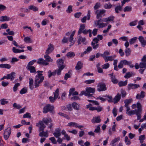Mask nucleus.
Listing matches in <instances>:
<instances>
[{"mask_svg": "<svg viewBox=\"0 0 146 146\" xmlns=\"http://www.w3.org/2000/svg\"><path fill=\"white\" fill-rule=\"evenodd\" d=\"M100 20H98L94 21V24L96 26H98L99 28H102L105 27L107 24H105L103 23H100Z\"/></svg>", "mask_w": 146, "mask_h": 146, "instance_id": "obj_13", "label": "nucleus"}, {"mask_svg": "<svg viewBox=\"0 0 146 146\" xmlns=\"http://www.w3.org/2000/svg\"><path fill=\"white\" fill-rule=\"evenodd\" d=\"M29 88L31 90H33V88L32 87V86L33 83V80L32 78H30L29 79Z\"/></svg>", "mask_w": 146, "mask_h": 146, "instance_id": "obj_38", "label": "nucleus"}, {"mask_svg": "<svg viewBox=\"0 0 146 146\" xmlns=\"http://www.w3.org/2000/svg\"><path fill=\"white\" fill-rule=\"evenodd\" d=\"M59 94V90L58 88H57L54 92V96L55 97V98H57L58 97Z\"/></svg>", "mask_w": 146, "mask_h": 146, "instance_id": "obj_48", "label": "nucleus"}, {"mask_svg": "<svg viewBox=\"0 0 146 146\" xmlns=\"http://www.w3.org/2000/svg\"><path fill=\"white\" fill-rule=\"evenodd\" d=\"M102 68L104 69H106L108 68L110 66V64L108 63L104 64L102 66Z\"/></svg>", "mask_w": 146, "mask_h": 146, "instance_id": "obj_61", "label": "nucleus"}, {"mask_svg": "<svg viewBox=\"0 0 146 146\" xmlns=\"http://www.w3.org/2000/svg\"><path fill=\"white\" fill-rule=\"evenodd\" d=\"M100 125H98L97 127L95 129L94 131V133H98L99 134L100 133Z\"/></svg>", "mask_w": 146, "mask_h": 146, "instance_id": "obj_47", "label": "nucleus"}, {"mask_svg": "<svg viewBox=\"0 0 146 146\" xmlns=\"http://www.w3.org/2000/svg\"><path fill=\"white\" fill-rule=\"evenodd\" d=\"M120 137H117V138H115L114 139H113L111 141V143L112 144V146H115V145L114 143L116 142H117L120 140Z\"/></svg>", "mask_w": 146, "mask_h": 146, "instance_id": "obj_33", "label": "nucleus"}, {"mask_svg": "<svg viewBox=\"0 0 146 146\" xmlns=\"http://www.w3.org/2000/svg\"><path fill=\"white\" fill-rule=\"evenodd\" d=\"M137 112L136 115L137 116V119L139 120L141 117V113L142 111L141 106L140 103L137 102Z\"/></svg>", "mask_w": 146, "mask_h": 146, "instance_id": "obj_5", "label": "nucleus"}, {"mask_svg": "<svg viewBox=\"0 0 146 146\" xmlns=\"http://www.w3.org/2000/svg\"><path fill=\"white\" fill-rule=\"evenodd\" d=\"M24 40L27 43H32V40L31 38L28 36L26 37L24 39Z\"/></svg>", "mask_w": 146, "mask_h": 146, "instance_id": "obj_39", "label": "nucleus"}, {"mask_svg": "<svg viewBox=\"0 0 146 146\" xmlns=\"http://www.w3.org/2000/svg\"><path fill=\"white\" fill-rule=\"evenodd\" d=\"M116 57L115 55L107 56V57L105 58L104 59L105 61L106 62H107L108 61H112L114 60V58Z\"/></svg>", "mask_w": 146, "mask_h": 146, "instance_id": "obj_22", "label": "nucleus"}, {"mask_svg": "<svg viewBox=\"0 0 146 146\" xmlns=\"http://www.w3.org/2000/svg\"><path fill=\"white\" fill-rule=\"evenodd\" d=\"M26 68L29 70L31 73H34L36 72V69L35 67L33 66H27Z\"/></svg>", "mask_w": 146, "mask_h": 146, "instance_id": "obj_21", "label": "nucleus"}, {"mask_svg": "<svg viewBox=\"0 0 146 146\" xmlns=\"http://www.w3.org/2000/svg\"><path fill=\"white\" fill-rule=\"evenodd\" d=\"M11 133V129L10 127H8L4 131V137L7 140L9 138Z\"/></svg>", "mask_w": 146, "mask_h": 146, "instance_id": "obj_6", "label": "nucleus"}, {"mask_svg": "<svg viewBox=\"0 0 146 146\" xmlns=\"http://www.w3.org/2000/svg\"><path fill=\"white\" fill-rule=\"evenodd\" d=\"M15 74V72H12L10 74H7L8 76L9 77V79H10L11 81L14 80L15 78L14 76Z\"/></svg>", "mask_w": 146, "mask_h": 146, "instance_id": "obj_27", "label": "nucleus"}, {"mask_svg": "<svg viewBox=\"0 0 146 146\" xmlns=\"http://www.w3.org/2000/svg\"><path fill=\"white\" fill-rule=\"evenodd\" d=\"M101 6V4L100 3H96L95 6L94 7V9L95 10H96L99 9Z\"/></svg>", "mask_w": 146, "mask_h": 146, "instance_id": "obj_58", "label": "nucleus"}, {"mask_svg": "<svg viewBox=\"0 0 146 146\" xmlns=\"http://www.w3.org/2000/svg\"><path fill=\"white\" fill-rule=\"evenodd\" d=\"M75 56V54L74 52H68L66 54V56L67 57L69 58H73Z\"/></svg>", "mask_w": 146, "mask_h": 146, "instance_id": "obj_29", "label": "nucleus"}, {"mask_svg": "<svg viewBox=\"0 0 146 146\" xmlns=\"http://www.w3.org/2000/svg\"><path fill=\"white\" fill-rule=\"evenodd\" d=\"M56 99H57V98H55L54 96V97H53L52 96H50L49 97L50 101L51 103H54Z\"/></svg>", "mask_w": 146, "mask_h": 146, "instance_id": "obj_63", "label": "nucleus"}, {"mask_svg": "<svg viewBox=\"0 0 146 146\" xmlns=\"http://www.w3.org/2000/svg\"><path fill=\"white\" fill-rule=\"evenodd\" d=\"M77 42L78 45L81 44V42L83 44H86L87 42L86 41V38L85 37L82 38V37L80 36H79Z\"/></svg>", "mask_w": 146, "mask_h": 146, "instance_id": "obj_9", "label": "nucleus"}, {"mask_svg": "<svg viewBox=\"0 0 146 146\" xmlns=\"http://www.w3.org/2000/svg\"><path fill=\"white\" fill-rule=\"evenodd\" d=\"M1 104L2 105H4L7 104L8 103V101H7V100L5 99H2L0 100Z\"/></svg>", "mask_w": 146, "mask_h": 146, "instance_id": "obj_43", "label": "nucleus"}, {"mask_svg": "<svg viewBox=\"0 0 146 146\" xmlns=\"http://www.w3.org/2000/svg\"><path fill=\"white\" fill-rule=\"evenodd\" d=\"M54 106L51 105L50 104H47L43 108L42 111L44 113L49 112L54 114L55 113L54 111Z\"/></svg>", "mask_w": 146, "mask_h": 146, "instance_id": "obj_3", "label": "nucleus"}, {"mask_svg": "<svg viewBox=\"0 0 146 146\" xmlns=\"http://www.w3.org/2000/svg\"><path fill=\"white\" fill-rule=\"evenodd\" d=\"M58 113V114L60 115L61 116L64 117L68 119H70L69 117L65 114H64L61 112Z\"/></svg>", "mask_w": 146, "mask_h": 146, "instance_id": "obj_55", "label": "nucleus"}, {"mask_svg": "<svg viewBox=\"0 0 146 146\" xmlns=\"http://www.w3.org/2000/svg\"><path fill=\"white\" fill-rule=\"evenodd\" d=\"M121 98L120 94L118 93L115 97L113 98V102L114 104H115L118 102L120 100Z\"/></svg>", "mask_w": 146, "mask_h": 146, "instance_id": "obj_15", "label": "nucleus"}, {"mask_svg": "<svg viewBox=\"0 0 146 146\" xmlns=\"http://www.w3.org/2000/svg\"><path fill=\"white\" fill-rule=\"evenodd\" d=\"M11 67V66L10 65L7 64H0V68H5L7 69H9Z\"/></svg>", "mask_w": 146, "mask_h": 146, "instance_id": "obj_31", "label": "nucleus"}, {"mask_svg": "<svg viewBox=\"0 0 146 146\" xmlns=\"http://www.w3.org/2000/svg\"><path fill=\"white\" fill-rule=\"evenodd\" d=\"M101 120L100 116H97L94 117L91 120L92 122L95 123H99L101 121Z\"/></svg>", "mask_w": 146, "mask_h": 146, "instance_id": "obj_16", "label": "nucleus"}, {"mask_svg": "<svg viewBox=\"0 0 146 146\" xmlns=\"http://www.w3.org/2000/svg\"><path fill=\"white\" fill-rule=\"evenodd\" d=\"M27 92V88L25 87H24L21 90L20 92V93L21 94H23L26 93Z\"/></svg>", "mask_w": 146, "mask_h": 146, "instance_id": "obj_45", "label": "nucleus"}, {"mask_svg": "<svg viewBox=\"0 0 146 146\" xmlns=\"http://www.w3.org/2000/svg\"><path fill=\"white\" fill-rule=\"evenodd\" d=\"M95 44L93 42H92L91 43V44L92 46H93V48L94 49H96L98 48L99 46V44Z\"/></svg>", "mask_w": 146, "mask_h": 146, "instance_id": "obj_57", "label": "nucleus"}, {"mask_svg": "<svg viewBox=\"0 0 146 146\" xmlns=\"http://www.w3.org/2000/svg\"><path fill=\"white\" fill-rule=\"evenodd\" d=\"M95 81V80H89L85 81V83L88 84L94 83Z\"/></svg>", "mask_w": 146, "mask_h": 146, "instance_id": "obj_53", "label": "nucleus"}, {"mask_svg": "<svg viewBox=\"0 0 146 146\" xmlns=\"http://www.w3.org/2000/svg\"><path fill=\"white\" fill-rule=\"evenodd\" d=\"M20 84L17 83L15 84L13 87V90L14 92H15L18 89V87L20 85Z\"/></svg>", "mask_w": 146, "mask_h": 146, "instance_id": "obj_46", "label": "nucleus"}, {"mask_svg": "<svg viewBox=\"0 0 146 146\" xmlns=\"http://www.w3.org/2000/svg\"><path fill=\"white\" fill-rule=\"evenodd\" d=\"M125 53L126 56H128L131 54V50L130 48H126L125 50Z\"/></svg>", "mask_w": 146, "mask_h": 146, "instance_id": "obj_36", "label": "nucleus"}, {"mask_svg": "<svg viewBox=\"0 0 146 146\" xmlns=\"http://www.w3.org/2000/svg\"><path fill=\"white\" fill-rule=\"evenodd\" d=\"M10 19L7 16H2L0 17V21L1 22L8 21Z\"/></svg>", "mask_w": 146, "mask_h": 146, "instance_id": "obj_20", "label": "nucleus"}, {"mask_svg": "<svg viewBox=\"0 0 146 146\" xmlns=\"http://www.w3.org/2000/svg\"><path fill=\"white\" fill-rule=\"evenodd\" d=\"M37 63L40 65L46 66L49 64V63L46 62L45 60L42 58H40L38 59Z\"/></svg>", "mask_w": 146, "mask_h": 146, "instance_id": "obj_11", "label": "nucleus"}, {"mask_svg": "<svg viewBox=\"0 0 146 146\" xmlns=\"http://www.w3.org/2000/svg\"><path fill=\"white\" fill-rule=\"evenodd\" d=\"M49 140L51 141L54 144H56L57 141H56V139L54 137H52L49 138Z\"/></svg>", "mask_w": 146, "mask_h": 146, "instance_id": "obj_64", "label": "nucleus"}, {"mask_svg": "<svg viewBox=\"0 0 146 146\" xmlns=\"http://www.w3.org/2000/svg\"><path fill=\"white\" fill-rule=\"evenodd\" d=\"M72 106L75 110H79L80 106L76 102H73L72 104Z\"/></svg>", "mask_w": 146, "mask_h": 146, "instance_id": "obj_26", "label": "nucleus"}, {"mask_svg": "<svg viewBox=\"0 0 146 146\" xmlns=\"http://www.w3.org/2000/svg\"><path fill=\"white\" fill-rule=\"evenodd\" d=\"M131 7L129 6L125 7L123 9V11L125 12L126 11H130L131 10Z\"/></svg>", "mask_w": 146, "mask_h": 146, "instance_id": "obj_51", "label": "nucleus"}, {"mask_svg": "<svg viewBox=\"0 0 146 146\" xmlns=\"http://www.w3.org/2000/svg\"><path fill=\"white\" fill-rule=\"evenodd\" d=\"M125 141L126 143V144L129 145L131 143L130 140L128 139V137L127 136H125Z\"/></svg>", "mask_w": 146, "mask_h": 146, "instance_id": "obj_62", "label": "nucleus"}, {"mask_svg": "<svg viewBox=\"0 0 146 146\" xmlns=\"http://www.w3.org/2000/svg\"><path fill=\"white\" fill-rule=\"evenodd\" d=\"M139 39L141 43L142 46L144 47L146 45V41L144 40L143 37L142 36H139L138 38Z\"/></svg>", "mask_w": 146, "mask_h": 146, "instance_id": "obj_17", "label": "nucleus"}, {"mask_svg": "<svg viewBox=\"0 0 146 146\" xmlns=\"http://www.w3.org/2000/svg\"><path fill=\"white\" fill-rule=\"evenodd\" d=\"M82 63L80 61H78L75 67L76 69L77 70L81 69L82 68Z\"/></svg>", "mask_w": 146, "mask_h": 146, "instance_id": "obj_30", "label": "nucleus"}, {"mask_svg": "<svg viewBox=\"0 0 146 146\" xmlns=\"http://www.w3.org/2000/svg\"><path fill=\"white\" fill-rule=\"evenodd\" d=\"M135 74V73L132 72L131 73L130 72H129L126 74L124 76V77L126 78H129L131 77L132 76H134Z\"/></svg>", "mask_w": 146, "mask_h": 146, "instance_id": "obj_32", "label": "nucleus"}, {"mask_svg": "<svg viewBox=\"0 0 146 146\" xmlns=\"http://www.w3.org/2000/svg\"><path fill=\"white\" fill-rule=\"evenodd\" d=\"M56 64L58 68H64L65 66V65L64 64V60L61 58L57 60Z\"/></svg>", "mask_w": 146, "mask_h": 146, "instance_id": "obj_8", "label": "nucleus"}, {"mask_svg": "<svg viewBox=\"0 0 146 146\" xmlns=\"http://www.w3.org/2000/svg\"><path fill=\"white\" fill-rule=\"evenodd\" d=\"M132 101V99H126L124 102L125 104V106H128V104L130 103Z\"/></svg>", "mask_w": 146, "mask_h": 146, "instance_id": "obj_41", "label": "nucleus"}, {"mask_svg": "<svg viewBox=\"0 0 146 146\" xmlns=\"http://www.w3.org/2000/svg\"><path fill=\"white\" fill-rule=\"evenodd\" d=\"M139 87V84H129L128 85L127 89L129 90L131 89H135Z\"/></svg>", "mask_w": 146, "mask_h": 146, "instance_id": "obj_10", "label": "nucleus"}, {"mask_svg": "<svg viewBox=\"0 0 146 146\" xmlns=\"http://www.w3.org/2000/svg\"><path fill=\"white\" fill-rule=\"evenodd\" d=\"M64 68H58V70H55L56 71V73L58 75H59L60 74L61 70H62Z\"/></svg>", "mask_w": 146, "mask_h": 146, "instance_id": "obj_60", "label": "nucleus"}, {"mask_svg": "<svg viewBox=\"0 0 146 146\" xmlns=\"http://www.w3.org/2000/svg\"><path fill=\"white\" fill-rule=\"evenodd\" d=\"M111 79L112 82L114 84H117L118 82V80L115 78V76H112L111 77Z\"/></svg>", "mask_w": 146, "mask_h": 146, "instance_id": "obj_50", "label": "nucleus"}, {"mask_svg": "<svg viewBox=\"0 0 146 146\" xmlns=\"http://www.w3.org/2000/svg\"><path fill=\"white\" fill-rule=\"evenodd\" d=\"M85 26L84 24H81L80 25L79 31L78 32V34L80 35L82 33V31L84 30Z\"/></svg>", "mask_w": 146, "mask_h": 146, "instance_id": "obj_25", "label": "nucleus"}, {"mask_svg": "<svg viewBox=\"0 0 146 146\" xmlns=\"http://www.w3.org/2000/svg\"><path fill=\"white\" fill-rule=\"evenodd\" d=\"M78 124L75 122H70L68 123V126H75L76 127Z\"/></svg>", "mask_w": 146, "mask_h": 146, "instance_id": "obj_56", "label": "nucleus"}, {"mask_svg": "<svg viewBox=\"0 0 146 146\" xmlns=\"http://www.w3.org/2000/svg\"><path fill=\"white\" fill-rule=\"evenodd\" d=\"M49 54L46 53V54L44 56V58H45L46 61L48 62H52L53 61V59H51L50 56L48 55Z\"/></svg>", "mask_w": 146, "mask_h": 146, "instance_id": "obj_24", "label": "nucleus"}, {"mask_svg": "<svg viewBox=\"0 0 146 146\" xmlns=\"http://www.w3.org/2000/svg\"><path fill=\"white\" fill-rule=\"evenodd\" d=\"M75 33V31H74L72 32V33L71 34V35L70 36V37L69 38V41L70 42H71L73 40V38H74L73 36L74 35Z\"/></svg>", "mask_w": 146, "mask_h": 146, "instance_id": "obj_52", "label": "nucleus"}, {"mask_svg": "<svg viewBox=\"0 0 146 146\" xmlns=\"http://www.w3.org/2000/svg\"><path fill=\"white\" fill-rule=\"evenodd\" d=\"M105 12L106 10L104 9L97 10L95 12V13L97 15V19H98L100 18H102V15Z\"/></svg>", "mask_w": 146, "mask_h": 146, "instance_id": "obj_7", "label": "nucleus"}, {"mask_svg": "<svg viewBox=\"0 0 146 146\" xmlns=\"http://www.w3.org/2000/svg\"><path fill=\"white\" fill-rule=\"evenodd\" d=\"M127 84V80H126L124 82L120 81L118 83V85L119 86L121 87L126 85Z\"/></svg>", "mask_w": 146, "mask_h": 146, "instance_id": "obj_34", "label": "nucleus"}, {"mask_svg": "<svg viewBox=\"0 0 146 146\" xmlns=\"http://www.w3.org/2000/svg\"><path fill=\"white\" fill-rule=\"evenodd\" d=\"M29 9L30 10H32L34 11H37L38 10V8L36 7L33 5L29 6Z\"/></svg>", "mask_w": 146, "mask_h": 146, "instance_id": "obj_40", "label": "nucleus"}, {"mask_svg": "<svg viewBox=\"0 0 146 146\" xmlns=\"http://www.w3.org/2000/svg\"><path fill=\"white\" fill-rule=\"evenodd\" d=\"M38 124L40 125L38 126L39 127V130H44V128L46 127V126L44 124V123L42 121H39Z\"/></svg>", "mask_w": 146, "mask_h": 146, "instance_id": "obj_18", "label": "nucleus"}, {"mask_svg": "<svg viewBox=\"0 0 146 146\" xmlns=\"http://www.w3.org/2000/svg\"><path fill=\"white\" fill-rule=\"evenodd\" d=\"M112 5L109 3L108 4H105L104 6V7L105 9H110L112 7Z\"/></svg>", "mask_w": 146, "mask_h": 146, "instance_id": "obj_49", "label": "nucleus"}, {"mask_svg": "<svg viewBox=\"0 0 146 146\" xmlns=\"http://www.w3.org/2000/svg\"><path fill=\"white\" fill-rule=\"evenodd\" d=\"M122 6H117L115 8V13H119V11H121L122 9Z\"/></svg>", "mask_w": 146, "mask_h": 146, "instance_id": "obj_37", "label": "nucleus"}, {"mask_svg": "<svg viewBox=\"0 0 146 146\" xmlns=\"http://www.w3.org/2000/svg\"><path fill=\"white\" fill-rule=\"evenodd\" d=\"M140 68L146 69V63L141 62L139 63Z\"/></svg>", "mask_w": 146, "mask_h": 146, "instance_id": "obj_42", "label": "nucleus"}, {"mask_svg": "<svg viewBox=\"0 0 146 146\" xmlns=\"http://www.w3.org/2000/svg\"><path fill=\"white\" fill-rule=\"evenodd\" d=\"M95 88L90 87H87L86 89V91H82L79 94L80 96H82L84 95L85 96L88 97H92L95 92Z\"/></svg>", "mask_w": 146, "mask_h": 146, "instance_id": "obj_2", "label": "nucleus"}, {"mask_svg": "<svg viewBox=\"0 0 146 146\" xmlns=\"http://www.w3.org/2000/svg\"><path fill=\"white\" fill-rule=\"evenodd\" d=\"M54 48L53 45L50 44L48 45V47L45 53L49 54L54 50Z\"/></svg>", "mask_w": 146, "mask_h": 146, "instance_id": "obj_12", "label": "nucleus"}, {"mask_svg": "<svg viewBox=\"0 0 146 146\" xmlns=\"http://www.w3.org/2000/svg\"><path fill=\"white\" fill-rule=\"evenodd\" d=\"M145 96V93L143 91H141V92L140 95L139 94H137L136 98L138 99H140L141 98H143Z\"/></svg>", "mask_w": 146, "mask_h": 146, "instance_id": "obj_19", "label": "nucleus"}, {"mask_svg": "<svg viewBox=\"0 0 146 146\" xmlns=\"http://www.w3.org/2000/svg\"><path fill=\"white\" fill-rule=\"evenodd\" d=\"M97 87V90L99 92L105 91L107 90L106 84L104 83H99Z\"/></svg>", "mask_w": 146, "mask_h": 146, "instance_id": "obj_4", "label": "nucleus"}, {"mask_svg": "<svg viewBox=\"0 0 146 146\" xmlns=\"http://www.w3.org/2000/svg\"><path fill=\"white\" fill-rule=\"evenodd\" d=\"M137 38V37H134L130 39L129 40L130 44H133Z\"/></svg>", "mask_w": 146, "mask_h": 146, "instance_id": "obj_44", "label": "nucleus"}, {"mask_svg": "<svg viewBox=\"0 0 146 146\" xmlns=\"http://www.w3.org/2000/svg\"><path fill=\"white\" fill-rule=\"evenodd\" d=\"M43 122L47 125L49 123H51L52 121V120L50 118H43L42 121Z\"/></svg>", "mask_w": 146, "mask_h": 146, "instance_id": "obj_23", "label": "nucleus"}, {"mask_svg": "<svg viewBox=\"0 0 146 146\" xmlns=\"http://www.w3.org/2000/svg\"><path fill=\"white\" fill-rule=\"evenodd\" d=\"M110 55V53L108 51H106L104 52L103 54H101V56L103 57L104 59H105V58L107 57V56H108Z\"/></svg>", "mask_w": 146, "mask_h": 146, "instance_id": "obj_35", "label": "nucleus"}, {"mask_svg": "<svg viewBox=\"0 0 146 146\" xmlns=\"http://www.w3.org/2000/svg\"><path fill=\"white\" fill-rule=\"evenodd\" d=\"M66 11L68 13H70L72 12V6L70 5L69 6Z\"/></svg>", "mask_w": 146, "mask_h": 146, "instance_id": "obj_59", "label": "nucleus"}, {"mask_svg": "<svg viewBox=\"0 0 146 146\" xmlns=\"http://www.w3.org/2000/svg\"><path fill=\"white\" fill-rule=\"evenodd\" d=\"M36 60L34 59L32 60L31 61L29 62L28 63L27 66H32L34 64V63L36 62Z\"/></svg>", "mask_w": 146, "mask_h": 146, "instance_id": "obj_54", "label": "nucleus"}, {"mask_svg": "<svg viewBox=\"0 0 146 146\" xmlns=\"http://www.w3.org/2000/svg\"><path fill=\"white\" fill-rule=\"evenodd\" d=\"M43 72V71H38L36 72L38 74L36 76L35 79V87L39 86V84L42 83L44 80V76H42Z\"/></svg>", "mask_w": 146, "mask_h": 146, "instance_id": "obj_1", "label": "nucleus"}, {"mask_svg": "<svg viewBox=\"0 0 146 146\" xmlns=\"http://www.w3.org/2000/svg\"><path fill=\"white\" fill-rule=\"evenodd\" d=\"M92 30L90 29H89L88 30L84 29L82 31V33L85 35L87 34L88 33H89V36L90 37H91L92 36Z\"/></svg>", "mask_w": 146, "mask_h": 146, "instance_id": "obj_28", "label": "nucleus"}, {"mask_svg": "<svg viewBox=\"0 0 146 146\" xmlns=\"http://www.w3.org/2000/svg\"><path fill=\"white\" fill-rule=\"evenodd\" d=\"M40 132L39 133V135L41 137H47L48 136V131L46 130V131H44V130H39Z\"/></svg>", "mask_w": 146, "mask_h": 146, "instance_id": "obj_14", "label": "nucleus"}]
</instances>
